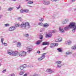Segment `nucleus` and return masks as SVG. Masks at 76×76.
Returning a JSON list of instances; mask_svg holds the SVG:
<instances>
[{"label":"nucleus","instance_id":"nucleus-1","mask_svg":"<svg viewBox=\"0 0 76 76\" xmlns=\"http://www.w3.org/2000/svg\"><path fill=\"white\" fill-rule=\"evenodd\" d=\"M20 27L22 29H28L30 28L31 26L29 23L28 22H23L21 24Z\"/></svg>","mask_w":76,"mask_h":76},{"label":"nucleus","instance_id":"nucleus-2","mask_svg":"<svg viewBox=\"0 0 76 76\" xmlns=\"http://www.w3.org/2000/svg\"><path fill=\"white\" fill-rule=\"evenodd\" d=\"M7 53L10 55H12L13 56H16L18 54V52L17 51H15L10 50H8Z\"/></svg>","mask_w":76,"mask_h":76},{"label":"nucleus","instance_id":"nucleus-3","mask_svg":"<svg viewBox=\"0 0 76 76\" xmlns=\"http://www.w3.org/2000/svg\"><path fill=\"white\" fill-rule=\"evenodd\" d=\"M73 22L70 23L69 25L64 28V29L65 31H68L69 29H71L72 26H73Z\"/></svg>","mask_w":76,"mask_h":76},{"label":"nucleus","instance_id":"nucleus-4","mask_svg":"<svg viewBox=\"0 0 76 76\" xmlns=\"http://www.w3.org/2000/svg\"><path fill=\"white\" fill-rule=\"evenodd\" d=\"M18 55H19V56H20L21 57L22 56L25 57V56H26V52L24 51H21L19 53Z\"/></svg>","mask_w":76,"mask_h":76},{"label":"nucleus","instance_id":"nucleus-5","mask_svg":"<svg viewBox=\"0 0 76 76\" xmlns=\"http://www.w3.org/2000/svg\"><path fill=\"white\" fill-rule=\"evenodd\" d=\"M72 26L71 28V29L72 28V31L73 32H74L75 31V29L76 28V23H72Z\"/></svg>","mask_w":76,"mask_h":76},{"label":"nucleus","instance_id":"nucleus-6","mask_svg":"<svg viewBox=\"0 0 76 76\" xmlns=\"http://www.w3.org/2000/svg\"><path fill=\"white\" fill-rule=\"evenodd\" d=\"M52 37V33L50 32L48 33V34H46L45 37L46 38H51Z\"/></svg>","mask_w":76,"mask_h":76},{"label":"nucleus","instance_id":"nucleus-7","mask_svg":"<svg viewBox=\"0 0 76 76\" xmlns=\"http://www.w3.org/2000/svg\"><path fill=\"white\" fill-rule=\"evenodd\" d=\"M69 21V19H66L65 20H63L62 21V23L64 25L66 24L67 23V22Z\"/></svg>","mask_w":76,"mask_h":76},{"label":"nucleus","instance_id":"nucleus-8","mask_svg":"<svg viewBox=\"0 0 76 76\" xmlns=\"http://www.w3.org/2000/svg\"><path fill=\"white\" fill-rule=\"evenodd\" d=\"M27 50H28L27 51V53H30V52L32 51L33 49H32V48H31V47H28L27 48Z\"/></svg>","mask_w":76,"mask_h":76},{"label":"nucleus","instance_id":"nucleus-9","mask_svg":"<svg viewBox=\"0 0 76 76\" xmlns=\"http://www.w3.org/2000/svg\"><path fill=\"white\" fill-rule=\"evenodd\" d=\"M16 29V28L14 26L11 27L9 28V31H13Z\"/></svg>","mask_w":76,"mask_h":76},{"label":"nucleus","instance_id":"nucleus-10","mask_svg":"<svg viewBox=\"0 0 76 76\" xmlns=\"http://www.w3.org/2000/svg\"><path fill=\"white\" fill-rule=\"evenodd\" d=\"M46 71L47 72H48V73H49V74H51L52 73H53V72L52 71V70L51 69H47Z\"/></svg>","mask_w":76,"mask_h":76},{"label":"nucleus","instance_id":"nucleus-11","mask_svg":"<svg viewBox=\"0 0 76 76\" xmlns=\"http://www.w3.org/2000/svg\"><path fill=\"white\" fill-rule=\"evenodd\" d=\"M43 3L44 4L47 5L50 4V2L47 1H44Z\"/></svg>","mask_w":76,"mask_h":76},{"label":"nucleus","instance_id":"nucleus-12","mask_svg":"<svg viewBox=\"0 0 76 76\" xmlns=\"http://www.w3.org/2000/svg\"><path fill=\"white\" fill-rule=\"evenodd\" d=\"M59 30L61 33H64V30L63 29V28L61 27H60L59 28Z\"/></svg>","mask_w":76,"mask_h":76},{"label":"nucleus","instance_id":"nucleus-13","mask_svg":"<svg viewBox=\"0 0 76 76\" xmlns=\"http://www.w3.org/2000/svg\"><path fill=\"white\" fill-rule=\"evenodd\" d=\"M49 24H48L47 23H45L43 25V26L44 28H48L49 26Z\"/></svg>","mask_w":76,"mask_h":76},{"label":"nucleus","instance_id":"nucleus-14","mask_svg":"<svg viewBox=\"0 0 76 76\" xmlns=\"http://www.w3.org/2000/svg\"><path fill=\"white\" fill-rule=\"evenodd\" d=\"M48 44H49V42H43L42 44V45H47Z\"/></svg>","mask_w":76,"mask_h":76},{"label":"nucleus","instance_id":"nucleus-15","mask_svg":"<svg viewBox=\"0 0 76 76\" xmlns=\"http://www.w3.org/2000/svg\"><path fill=\"white\" fill-rule=\"evenodd\" d=\"M42 41V40H38V41L36 43V45H39L40 44V43Z\"/></svg>","mask_w":76,"mask_h":76},{"label":"nucleus","instance_id":"nucleus-16","mask_svg":"<svg viewBox=\"0 0 76 76\" xmlns=\"http://www.w3.org/2000/svg\"><path fill=\"white\" fill-rule=\"evenodd\" d=\"M71 49L72 50H76V45H75L72 46L71 48Z\"/></svg>","mask_w":76,"mask_h":76},{"label":"nucleus","instance_id":"nucleus-17","mask_svg":"<svg viewBox=\"0 0 76 76\" xmlns=\"http://www.w3.org/2000/svg\"><path fill=\"white\" fill-rule=\"evenodd\" d=\"M47 54V53H43L42 54L41 57H42L43 59H44L45 58V54Z\"/></svg>","mask_w":76,"mask_h":76},{"label":"nucleus","instance_id":"nucleus-18","mask_svg":"<svg viewBox=\"0 0 76 76\" xmlns=\"http://www.w3.org/2000/svg\"><path fill=\"white\" fill-rule=\"evenodd\" d=\"M66 44H68V45H70L71 44V42L69 41H68L65 42Z\"/></svg>","mask_w":76,"mask_h":76},{"label":"nucleus","instance_id":"nucleus-19","mask_svg":"<svg viewBox=\"0 0 76 76\" xmlns=\"http://www.w3.org/2000/svg\"><path fill=\"white\" fill-rule=\"evenodd\" d=\"M24 73H25V72H24V71H22L20 72L19 73V75H23Z\"/></svg>","mask_w":76,"mask_h":76},{"label":"nucleus","instance_id":"nucleus-20","mask_svg":"<svg viewBox=\"0 0 76 76\" xmlns=\"http://www.w3.org/2000/svg\"><path fill=\"white\" fill-rule=\"evenodd\" d=\"M13 9V7H9L8 9V11H12V10Z\"/></svg>","mask_w":76,"mask_h":76},{"label":"nucleus","instance_id":"nucleus-21","mask_svg":"<svg viewBox=\"0 0 76 76\" xmlns=\"http://www.w3.org/2000/svg\"><path fill=\"white\" fill-rule=\"evenodd\" d=\"M17 46L19 47H20L21 46V43L20 42H18Z\"/></svg>","mask_w":76,"mask_h":76},{"label":"nucleus","instance_id":"nucleus-22","mask_svg":"<svg viewBox=\"0 0 76 76\" xmlns=\"http://www.w3.org/2000/svg\"><path fill=\"white\" fill-rule=\"evenodd\" d=\"M33 3H34V2H33L32 1H28L27 2V4H33Z\"/></svg>","mask_w":76,"mask_h":76},{"label":"nucleus","instance_id":"nucleus-23","mask_svg":"<svg viewBox=\"0 0 76 76\" xmlns=\"http://www.w3.org/2000/svg\"><path fill=\"white\" fill-rule=\"evenodd\" d=\"M25 67H26V66H22L20 67V70H23L24 69V68H25Z\"/></svg>","mask_w":76,"mask_h":76},{"label":"nucleus","instance_id":"nucleus-24","mask_svg":"<svg viewBox=\"0 0 76 76\" xmlns=\"http://www.w3.org/2000/svg\"><path fill=\"white\" fill-rule=\"evenodd\" d=\"M54 47V43H52L50 45V48H53V47Z\"/></svg>","mask_w":76,"mask_h":76},{"label":"nucleus","instance_id":"nucleus-25","mask_svg":"<svg viewBox=\"0 0 76 76\" xmlns=\"http://www.w3.org/2000/svg\"><path fill=\"white\" fill-rule=\"evenodd\" d=\"M61 41H62V38H60L58 39L57 41L60 42Z\"/></svg>","mask_w":76,"mask_h":76},{"label":"nucleus","instance_id":"nucleus-26","mask_svg":"<svg viewBox=\"0 0 76 76\" xmlns=\"http://www.w3.org/2000/svg\"><path fill=\"white\" fill-rule=\"evenodd\" d=\"M44 59L42 57H40L38 58V60L39 61H41V60H43Z\"/></svg>","mask_w":76,"mask_h":76},{"label":"nucleus","instance_id":"nucleus-27","mask_svg":"<svg viewBox=\"0 0 76 76\" xmlns=\"http://www.w3.org/2000/svg\"><path fill=\"white\" fill-rule=\"evenodd\" d=\"M56 63H57L58 64H60L61 63V61H56Z\"/></svg>","mask_w":76,"mask_h":76},{"label":"nucleus","instance_id":"nucleus-28","mask_svg":"<svg viewBox=\"0 0 76 76\" xmlns=\"http://www.w3.org/2000/svg\"><path fill=\"white\" fill-rule=\"evenodd\" d=\"M66 55H67V54H72V52H66Z\"/></svg>","mask_w":76,"mask_h":76},{"label":"nucleus","instance_id":"nucleus-29","mask_svg":"<svg viewBox=\"0 0 76 76\" xmlns=\"http://www.w3.org/2000/svg\"><path fill=\"white\" fill-rule=\"evenodd\" d=\"M39 38L40 39H42V38H43V36L41 35H40V37Z\"/></svg>","mask_w":76,"mask_h":76},{"label":"nucleus","instance_id":"nucleus-30","mask_svg":"<svg viewBox=\"0 0 76 76\" xmlns=\"http://www.w3.org/2000/svg\"><path fill=\"white\" fill-rule=\"evenodd\" d=\"M29 10L28 9L24 10V12H26V13H28L29 12Z\"/></svg>","mask_w":76,"mask_h":76},{"label":"nucleus","instance_id":"nucleus-31","mask_svg":"<svg viewBox=\"0 0 76 76\" xmlns=\"http://www.w3.org/2000/svg\"><path fill=\"white\" fill-rule=\"evenodd\" d=\"M20 12L21 13H24L25 12V10H23V9H22L20 10Z\"/></svg>","mask_w":76,"mask_h":76},{"label":"nucleus","instance_id":"nucleus-32","mask_svg":"<svg viewBox=\"0 0 76 76\" xmlns=\"http://www.w3.org/2000/svg\"><path fill=\"white\" fill-rule=\"evenodd\" d=\"M57 50L59 51V52H62V50L60 48H58L57 49Z\"/></svg>","mask_w":76,"mask_h":76},{"label":"nucleus","instance_id":"nucleus-33","mask_svg":"<svg viewBox=\"0 0 76 76\" xmlns=\"http://www.w3.org/2000/svg\"><path fill=\"white\" fill-rule=\"evenodd\" d=\"M25 37H27V38L29 37V34H24Z\"/></svg>","mask_w":76,"mask_h":76},{"label":"nucleus","instance_id":"nucleus-34","mask_svg":"<svg viewBox=\"0 0 76 76\" xmlns=\"http://www.w3.org/2000/svg\"><path fill=\"white\" fill-rule=\"evenodd\" d=\"M4 26L5 27H7L9 26V24L7 23L4 24Z\"/></svg>","mask_w":76,"mask_h":76},{"label":"nucleus","instance_id":"nucleus-35","mask_svg":"<svg viewBox=\"0 0 76 76\" xmlns=\"http://www.w3.org/2000/svg\"><path fill=\"white\" fill-rule=\"evenodd\" d=\"M44 18H42L40 19L39 21L40 22H42L44 21Z\"/></svg>","mask_w":76,"mask_h":76},{"label":"nucleus","instance_id":"nucleus-36","mask_svg":"<svg viewBox=\"0 0 76 76\" xmlns=\"http://www.w3.org/2000/svg\"><path fill=\"white\" fill-rule=\"evenodd\" d=\"M38 25L40 26H42V25H43V23H38Z\"/></svg>","mask_w":76,"mask_h":76},{"label":"nucleus","instance_id":"nucleus-37","mask_svg":"<svg viewBox=\"0 0 76 76\" xmlns=\"http://www.w3.org/2000/svg\"><path fill=\"white\" fill-rule=\"evenodd\" d=\"M1 41L2 44H4V43H3V41H4V38H2L1 39Z\"/></svg>","mask_w":76,"mask_h":76},{"label":"nucleus","instance_id":"nucleus-38","mask_svg":"<svg viewBox=\"0 0 76 76\" xmlns=\"http://www.w3.org/2000/svg\"><path fill=\"white\" fill-rule=\"evenodd\" d=\"M54 47H57V46H58V43H54Z\"/></svg>","mask_w":76,"mask_h":76},{"label":"nucleus","instance_id":"nucleus-39","mask_svg":"<svg viewBox=\"0 0 76 76\" xmlns=\"http://www.w3.org/2000/svg\"><path fill=\"white\" fill-rule=\"evenodd\" d=\"M41 75H38L37 74H34V76H40Z\"/></svg>","mask_w":76,"mask_h":76},{"label":"nucleus","instance_id":"nucleus-40","mask_svg":"<svg viewBox=\"0 0 76 76\" xmlns=\"http://www.w3.org/2000/svg\"><path fill=\"white\" fill-rule=\"evenodd\" d=\"M19 24H16L15 25L16 27H19Z\"/></svg>","mask_w":76,"mask_h":76},{"label":"nucleus","instance_id":"nucleus-41","mask_svg":"<svg viewBox=\"0 0 76 76\" xmlns=\"http://www.w3.org/2000/svg\"><path fill=\"white\" fill-rule=\"evenodd\" d=\"M61 64H58V67L60 68L61 67Z\"/></svg>","mask_w":76,"mask_h":76},{"label":"nucleus","instance_id":"nucleus-42","mask_svg":"<svg viewBox=\"0 0 76 76\" xmlns=\"http://www.w3.org/2000/svg\"><path fill=\"white\" fill-rule=\"evenodd\" d=\"M56 32V30H53L52 31H51L50 32H52V33H55Z\"/></svg>","mask_w":76,"mask_h":76},{"label":"nucleus","instance_id":"nucleus-43","mask_svg":"<svg viewBox=\"0 0 76 76\" xmlns=\"http://www.w3.org/2000/svg\"><path fill=\"white\" fill-rule=\"evenodd\" d=\"M28 76V73H26L25 74H24L23 76Z\"/></svg>","mask_w":76,"mask_h":76},{"label":"nucleus","instance_id":"nucleus-44","mask_svg":"<svg viewBox=\"0 0 76 76\" xmlns=\"http://www.w3.org/2000/svg\"><path fill=\"white\" fill-rule=\"evenodd\" d=\"M20 7V5H19V7H16V8H17V10H18V9H19V8Z\"/></svg>","mask_w":76,"mask_h":76},{"label":"nucleus","instance_id":"nucleus-45","mask_svg":"<svg viewBox=\"0 0 76 76\" xmlns=\"http://www.w3.org/2000/svg\"><path fill=\"white\" fill-rule=\"evenodd\" d=\"M23 66H23L26 67L25 68H26V67H27V65L26 64H24Z\"/></svg>","mask_w":76,"mask_h":76},{"label":"nucleus","instance_id":"nucleus-46","mask_svg":"<svg viewBox=\"0 0 76 76\" xmlns=\"http://www.w3.org/2000/svg\"><path fill=\"white\" fill-rule=\"evenodd\" d=\"M6 72V69H4L2 71V73H5V72Z\"/></svg>","mask_w":76,"mask_h":76},{"label":"nucleus","instance_id":"nucleus-47","mask_svg":"<svg viewBox=\"0 0 76 76\" xmlns=\"http://www.w3.org/2000/svg\"><path fill=\"white\" fill-rule=\"evenodd\" d=\"M4 44V45L5 46H7V43H4V44Z\"/></svg>","mask_w":76,"mask_h":76},{"label":"nucleus","instance_id":"nucleus-48","mask_svg":"<svg viewBox=\"0 0 76 76\" xmlns=\"http://www.w3.org/2000/svg\"><path fill=\"white\" fill-rule=\"evenodd\" d=\"M57 0H51V1H52L54 2V1H56Z\"/></svg>","mask_w":76,"mask_h":76},{"label":"nucleus","instance_id":"nucleus-49","mask_svg":"<svg viewBox=\"0 0 76 76\" xmlns=\"http://www.w3.org/2000/svg\"><path fill=\"white\" fill-rule=\"evenodd\" d=\"M11 76H15V74H12L11 75Z\"/></svg>","mask_w":76,"mask_h":76},{"label":"nucleus","instance_id":"nucleus-50","mask_svg":"<svg viewBox=\"0 0 76 76\" xmlns=\"http://www.w3.org/2000/svg\"><path fill=\"white\" fill-rule=\"evenodd\" d=\"M46 47H45V48H43V50H45L46 49Z\"/></svg>","mask_w":76,"mask_h":76},{"label":"nucleus","instance_id":"nucleus-51","mask_svg":"<svg viewBox=\"0 0 76 76\" xmlns=\"http://www.w3.org/2000/svg\"><path fill=\"white\" fill-rule=\"evenodd\" d=\"M37 53H38V54H40V51H38Z\"/></svg>","mask_w":76,"mask_h":76},{"label":"nucleus","instance_id":"nucleus-52","mask_svg":"<svg viewBox=\"0 0 76 76\" xmlns=\"http://www.w3.org/2000/svg\"><path fill=\"white\" fill-rule=\"evenodd\" d=\"M13 43H15L16 42V41H13Z\"/></svg>","mask_w":76,"mask_h":76},{"label":"nucleus","instance_id":"nucleus-53","mask_svg":"<svg viewBox=\"0 0 76 76\" xmlns=\"http://www.w3.org/2000/svg\"><path fill=\"white\" fill-rule=\"evenodd\" d=\"M33 66H30V67H33Z\"/></svg>","mask_w":76,"mask_h":76},{"label":"nucleus","instance_id":"nucleus-54","mask_svg":"<svg viewBox=\"0 0 76 76\" xmlns=\"http://www.w3.org/2000/svg\"><path fill=\"white\" fill-rule=\"evenodd\" d=\"M29 7H32V6H29Z\"/></svg>","mask_w":76,"mask_h":76},{"label":"nucleus","instance_id":"nucleus-55","mask_svg":"<svg viewBox=\"0 0 76 76\" xmlns=\"http://www.w3.org/2000/svg\"><path fill=\"white\" fill-rule=\"evenodd\" d=\"M40 31L41 32H42V29H41L40 30Z\"/></svg>","mask_w":76,"mask_h":76},{"label":"nucleus","instance_id":"nucleus-56","mask_svg":"<svg viewBox=\"0 0 76 76\" xmlns=\"http://www.w3.org/2000/svg\"><path fill=\"white\" fill-rule=\"evenodd\" d=\"M72 1H75V0H72Z\"/></svg>","mask_w":76,"mask_h":76},{"label":"nucleus","instance_id":"nucleus-57","mask_svg":"<svg viewBox=\"0 0 76 76\" xmlns=\"http://www.w3.org/2000/svg\"><path fill=\"white\" fill-rule=\"evenodd\" d=\"M8 76H12V75H8Z\"/></svg>","mask_w":76,"mask_h":76},{"label":"nucleus","instance_id":"nucleus-58","mask_svg":"<svg viewBox=\"0 0 76 76\" xmlns=\"http://www.w3.org/2000/svg\"><path fill=\"white\" fill-rule=\"evenodd\" d=\"M74 10H75V11H76V8H75V9H74Z\"/></svg>","mask_w":76,"mask_h":76},{"label":"nucleus","instance_id":"nucleus-59","mask_svg":"<svg viewBox=\"0 0 76 76\" xmlns=\"http://www.w3.org/2000/svg\"><path fill=\"white\" fill-rule=\"evenodd\" d=\"M65 57H67V56H65Z\"/></svg>","mask_w":76,"mask_h":76},{"label":"nucleus","instance_id":"nucleus-60","mask_svg":"<svg viewBox=\"0 0 76 76\" xmlns=\"http://www.w3.org/2000/svg\"><path fill=\"white\" fill-rule=\"evenodd\" d=\"M1 10V7L0 6V10Z\"/></svg>","mask_w":76,"mask_h":76},{"label":"nucleus","instance_id":"nucleus-61","mask_svg":"<svg viewBox=\"0 0 76 76\" xmlns=\"http://www.w3.org/2000/svg\"><path fill=\"white\" fill-rule=\"evenodd\" d=\"M1 18V15H0V19Z\"/></svg>","mask_w":76,"mask_h":76},{"label":"nucleus","instance_id":"nucleus-62","mask_svg":"<svg viewBox=\"0 0 76 76\" xmlns=\"http://www.w3.org/2000/svg\"><path fill=\"white\" fill-rule=\"evenodd\" d=\"M0 66H1V64H0Z\"/></svg>","mask_w":76,"mask_h":76},{"label":"nucleus","instance_id":"nucleus-63","mask_svg":"<svg viewBox=\"0 0 76 76\" xmlns=\"http://www.w3.org/2000/svg\"><path fill=\"white\" fill-rule=\"evenodd\" d=\"M75 29H76V26H75Z\"/></svg>","mask_w":76,"mask_h":76},{"label":"nucleus","instance_id":"nucleus-64","mask_svg":"<svg viewBox=\"0 0 76 76\" xmlns=\"http://www.w3.org/2000/svg\"><path fill=\"white\" fill-rule=\"evenodd\" d=\"M75 54H76V53H75Z\"/></svg>","mask_w":76,"mask_h":76}]
</instances>
